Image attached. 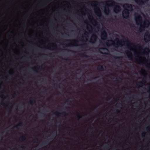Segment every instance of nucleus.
Wrapping results in <instances>:
<instances>
[{"label":"nucleus","mask_w":150,"mask_h":150,"mask_svg":"<svg viewBox=\"0 0 150 150\" xmlns=\"http://www.w3.org/2000/svg\"><path fill=\"white\" fill-rule=\"evenodd\" d=\"M22 122H20L18 125L15 126V127H14L15 128H17L18 126H20L21 125H22Z\"/></svg>","instance_id":"26"},{"label":"nucleus","mask_w":150,"mask_h":150,"mask_svg":"<svg viewBox=\"0 0 150 150\" xmlns=\"http://www.w3.org/2000/svg\"><path fill=\"white\" fill-rule=\"evenodd\" d=\"M4 103H3V104H2V105H4Z\"/></svg>","instance_id":"47"},{"label":"nucleus","mask_w":150,"mask_h":150,"mask_svg":"<svg viewBox=\"0 0 150 150\" xmlns=\"http://www.w3.org/2000/svg\"><path fill=\"white\" fill-rule=\"evenodd\" d=\"M144 40L147 42L150 40V34L149 32H146L144 35Z\"/></svg>","instance_id":"7"},{"label":"nucleus","mask_w":150,"mask_h":150,"mask_svg":"<svg viewBox=\"0 0 150 150\" xmlns=\"http://www.w3.org/2000/svg\"><path fill=\"white\" fill-rule=\"evenodd\" d=\"M76 137L77 138H78V136H76Z\"/></svg>","instance_id":"41"},{"label":"nucleus","mask_w":150,"mask_h":150,"mask_svg":"<svg viewBox=\"0 0 150 150\" xmlns=\"http://www.w3.org/2000/svg\"><path fill=\"white\" fill-rule=\"evenodd\" d=\"M35 71H36V72H37V70H35Z\"/></svg>","instance_id":"51"},{"label":"nucleus","mask_w":150,"mask_h":150,"mask_svg":"<svg viewBox=\"0 0 150 150\" xmlns=\"http://www.w3.org/2000/svg\"><path fill=\"white\" fill-rule=\"evenodd\" d=\"M9 74L10 75H11L12 74H11V73H9Z\"/></svg>","instance_id":"37"},{"label":"nucleus","mask_w":150,"mask_h":150,"mask_svg":"<svg viewBox=\"0 0 150 150\" xmlns=\"http://www.w3.org/2000/svg\"><path fill=\"white\" fill-rule=\"evenodd\" d=\"M35 69H36L35 68H33V69L35 71Z\"/></svg>","instance_id":"35"},{"label":"nucleus","mask_w":150,"mask_h":150,"mask_svg":"<svg viewBox=\"0 0 150 150\" xmlns=\"http://www.w3.org/2000/svg\"><path fill=\"white\" fill-rule=\"evenodd\" d=\"M98 38V37L97 35L95 34H93L91 37V38L90 40V42L92 43H95Z\"/></svg>","instance_id":"6"},{"label":"nucleus","mask_w":150,"mask_h":150,"mask_svg":"<svg viewBox=\"0 0 150 150\" xmlns=\"http://www.w3.org/2000/svg\"><path fill=\"white\" fill-rule=\"evenodd\" d=\"M36 140L37 141H38V139H36Z\"/></svg>","instance_id":"44"},{"label":"nucleus","mask_w":150,"mask_h":150,"mask_svg":"<svg viewBox=\"0 0 150 150\" xmlns=\"http://www.w3.org/2000/svg\"><path fill=\"white\" fill-rule=\"evenodd\" d=\"M68 102L71 103V101L69 100H67L65 102V103H68Z\"/></svg>","instance_id":"30"},{"label":"nucleus","mask_w":150,"mask_h":150,"mask_svg":"<svg viewBox=\"0 0 150 150\" xmlns=\"http://www.w3.org/2000/svg\"><path fill=\"white\" fill-rule=\"evenodd\" d=\"M70 42V43L68 44V45H66L67 47H69L70 46L72 45L71 44L72 43H73L75 44H77V42H78V41L75 40H66V42Z\"/></svg>","instance_id":"8"},{"label":"nucleus","mask_w":150,"mask_h":150,"mask_svg":"<svg viewBox=\"0 0 150 150\" xmlns=\"http://www.w3.org/2000/svg\"><path fill=\"white\" fill-rule=\"evenodd\" d=\"M108 41H110L111 42H112V44L113 45H114V42L112 40H108Z\"/></svg>","instance_id":"28"},{"label":"nucleus","mask_w":150,"mask_h":150,"mask_svg":"<svg viewBox=\"0 0 150 150\" xmlns=\"http://www.w3.org/2000/svg\"><path fill=\"white\" fill-rule=\"evenodd\" d=\"M114 58L117 59H122V57H114Z\"/></svg>","instance_id":"24"},{"label":"nucleus","mask_w":150,"mask_h":150,"mask_svg":"<svg viewBox=\"0 0 150 150\" xmlns=\"http://www.w3.org/2000/svg\"><path fill=\"white\" fill-rule=\"evenodd\" d=\"M143 83L142 82H139L137 85H138V86L140 87H142L143 85Z\"/></svg>","instance_id":"20"},{"label":"nucleus","mask_w":150,"mask_h":150,"mask_svg":"<svg viewBox=\"0 0 150 150\" xmlns=\"http://www.w3.org/2000/svg\"><path fill=\"white\" fill-rule=\"evenodd\" d=\"M115 41L117 42V43L115 44L116 46L115 47H118L119 45H120L121 46H122V45L121 43H124L125 42L126 43V45L128 48H129L131 45H132L134 47H137L139 46V48H141L142 47L139 45H137L136 46L134 44L131 43L130 41L128 40H126L125 41L122 40H120V41L119 38H117L115 39Z\"/></svg>","instance_id":"1"},{"label":"nucleus","mask_w":150,"mask_h":150,"mask_svg":"<svg viewBox=\"0 0 150 150\" xmlns=\"http://www.w3.org/2000/svg\"><path fill=\"white\" fill-rule=\"evenodd\" d=\"M144 52H146V54L148 55L150 52V50L149 48L146 47L145 49L144 50Z\"/></svg>","instance_id":"15"},{"label":"nucleus","mask_w":150,"mask_h":150,"mask_svg":"<svg viewBox=\"0 0 150 150\" xmlns=\"http://www.w3.org/2000/svg\"><path fill=\"white\" fill-rule=\"evenodd\" d=\"M106 44L107 46H109L108 42H106Z\"/></svg>","instance_id":"33"},{"label":"nucleus","mask_w":150,"mask_h":150,"mask_svg":"<svg viewBox=\"0 0 150 150\" xmlns=\"http://www.w3.org/2000/svg\"><path fill=\"white\" fill-rule=\"evenodd\" d=\"M93 129V128H91V130H92Z\"/></svg>","instance_id":"40"},{"label":"nucleus","mask_w":150,"mask_h":150,"mask_svg":"<svg viewBox=\"0 0 150 150\" xmlns=\"http://www.w3.org/2000/svg\"><path fill=\"white\" fill-rule=\"evenodd\" d=\"M136 60L137 62H139V63L140 64H142L143 62L142 61H141L139 59H136Z\"/></svg>","instance_id":"19"},{"label":"nucleus","mask_w":150,"mask_h":150,"mask_svg":"<svg viewBox=\"0 0 150 150\" xmlns=\"http://www.w3.org/2000/svg\"><path fill=\"white\" fill-rule=\"evenodd\" d=\"M137 16H135V20L136 24L139 25V23H141L142 21V17L139 15L137 14Z\"/></svg>","instance_id":"4"},{"label":"nucleus","mask_w":150,"mask_h":150,"mask_svg":"<svg viewBox=\"0 0 150 150\" xmlns=\"http://www.w3.org/2000/svg\"><path fill=\"white\" fill-rule=\"evenodd\" d=\"M126 54L129 58L131 59L132 58V54L130 52L128 51L126 52Z\"/></svg>","instance_id":"13"},{"label":"nucleus","mask_w":150,"mask_h":150,"mask_svg":"<svg viewBox=\"0 0 150 150\" xmlns=\"http://www.w3.org/2000/svg\"><path fill=\"white\" fill-rule=\"evenodd\" d=\"M92 4H95L97 5H99V3L97 1H92L90 4L91 5Z\"/></svg>","instance_id":"17"},{"label":"nucleus","mask_w":150,"mask_h":150,"mask_svg":"<svg viewBox=\"0 0 150 150\" xmlns=\"http://www.w3.org/2000/svg\"><path fill=\"white\" fill-rule=\"evenodd\" d=\"M96 23L97 24V22H96Z\"/></svg>","instance_id":"48"},{"label":"nucleus","mask_w":150,"mask_h":150,"mask_svg":"<svg viewBox=\"0 0 150 150\" xmlns=\"http://www.w3.org/2000/svg\"><path fill=\"white\" fill-rule=\"evenodd\" d=\"M87 44L86 43H84L81 45V47L82 48H85L87 47Z\"/></svg>","instance_id":"16"},{"label":"nucleus","mask_w":150,"mask_h":150,"mask_svg":"<svg viewBox=\"0 0 150 150\" xmlns=\"http://www.w3.org/2000/svg\"><path fill=\"white\" fill-rule=\"evenodd\" d=\"M116 81H117V82H118L119 81L117 80V78H116Z\"/></svg>","instance_id":"34"},{"label":"nucleus","mask_w":150,"mask_h":150,"mask_svg":"<svg viewBox=\"0 0 150 150\" xmlns=\"http://www.w3.org/2000/svg\"><path fill=\"white\" fill-rule=\"evenodd\" d=\"M35 71H36V72H37V70H35Z\"/></svg>","instance_id":"50"},{"label":"nucleus","mask_w":150,"mask_h":150,"mask_svg":"<svg viewBox=\"0 0 150 150\" xmlns=\"http://www.w3.org/2000/svg\"><path fill=\"white\" fill-rule=\"evenodd\" d=\"M148 23H147L146 22H144L143 24L142 25H141L139 28V31L140 32H142L144 30L146 26V25L147 27L148 26L149 24V22L148 21Z\"/></svg>","instance_id":"5"},{"label":"nucleus","mask_w":150,"mask_h":150,"mask_svg":"<svg viewBox=\"0 0 150 150\" xmlns=\"http://www.w3.org/2000/svg\"><path fill=\"white\" fill-rule=\"evenodd\" d=\"M21 139L23 140H25L26 139V136H22L21 138Z\"/></svg>","instance_id":"22"},{"label":"nucleus","mask_w":150,"mask_h":150,"mask_svg":"<svg viewBox=\"0 0 150 150\" xmlns=\"http://www.w3.org/2000/svg\"><path fill=\"white\" fill-rule=\"evenodd\" d=\"M97 69L98 70L101 71H103L104 70L103 67L101 65H98L97 67Z\"/></svg>","instance_id":"11"},{"label":"nucleus","mask_w":150,"mask_h":150,"mask_svg":"<svg viewBox=\"0 0 150 150\" xmlns=\"http://www.w3.org/2000/svg\"><path fill=\"white\" fill-rule=\"evenodd\" d=\"M98 12H96V15L99 17H101L102 16V15L100 10L99 8L98 9Z\"/></svg>","instance_id":"12"},{"label":"nucleus","mask_w":150,"mask_h":150,"mask_svg":"<svg viewBox=\"0 0 150 150\" xmlns=\"http://www.w3.org/2000/svg\"><path fill=\"white\" fill-rule=\"evenodd\" d=\"M108 148V146H105L104 147V149H107Z\"/></svg>","instance_id":"32"},{"label":"nucleus","mask_w":150,"mask_h":150,"mask_svg":"<svg viewBox=\"0 0 150 150\" xmlns=\"http://www.w3.org/2000/svg\"><path fill=\"white\" fill-rule=\"evenodd\" d=\"M123 7L125 9L122 12L123 17L124 18H127L129 17V10L126 8H129L132 11L133 10L132 6L131 4L125 3L123 5Z\"/></svg>","instance_id":"2"},{"label":"nucleus","mask_w":150,"mask_h":150,"mask_svg":"<svg viewBox=\"0 0 150 150\" xmlns=\"http://www.w3.org/2000/svg\"><path fill=\"white\" fill-rule=\"evenodd\" d=\"M116 112L117 113H119L120 112V110H116Z\"/></svg>","instance_id":"29"},{"label":"nucleus","mask_w":150,"mask_h":150,"mask_svg":"<svg viewBox=\"0 0 150 150\" xmlns=\"http://www.w3.org/2000/svg\"><path fill=\"white\" fill-rule=\"evenodd\" d=\"M148 0H135L136 2L139 4L142 5L144 4L145 2L148 1Z\"/></svg>","instance_id":"10"},{"label":"nucleus","mask_w":150,"mask_h":150,"mask_svg":"<svg viewBox=\"0 0 150 150\" xmlns=\"http://www.w3.org/2000/svg\"><path fill=\"white\" fill-rule=\"evenodd\" d=\"M148 128H149V127H146V129H148Z\"/></svg>","instance_id":"45"},{"label":"nucleus","mask_w":150,"mask_h":150,"mask_svg":"<svg viewBox=\"0 0 150 150\" xmlns=\"http://www.w3.org/2000/svg\"><path fill=\"white\" fill-rule=\"evenodd\" d=\"M87 29L88 30V28H87Z\"/></svg>","instance_id":"49"},{"label":"nucleus","mask_w":150,"mask_h":150,"mask_svg":"<svg viewBox=\"0 0 150 150\" xmlns=\"http://www.w3.org/2000/svg\"><path fill=\"white\" fill-rule=\"evenodd\" d=\"M35 99H33L32 100H30V104L31 105H32L35 102Z\"/></svg>","instance_id":"18"},{"label":"nucleus","mask_w":150,"mask_h":150,"mask_svg":"<svg viewBox=\"0 0 150 150\" xmlns=\"http://www.w3.org/2000/svg\"><path fill=\"white\" fill-rule=\"evenodd\" d=\"M89 25L90 26V27H91V29H92V27L91 26V25Z\"/></svg>","instance_id":"38"},{"label":"nucleus","mask_w":150,"mask_h":150,"mask_svg":"<svg viewBox=\"0 0 150 150\" xmlns=\"http://www.w3.org/2000/svg\"><path fill=\"white\" fill-rule=\"evenodd\" d=\"M8 111H10V110L9 109H8Z\"/></svg>","instance_id":"39"},{"label":"nucleus","mask_w":150,"mask_h":150,"mask_svg":"<svg viewBox=\"0 0 150 150\" xmlns=\"http://www.w3.org/2000/svg\"><path fill=\"white\" fill-rule=\"evenodd\" d=\"M13 149V150H15L16 149Z\"/></svg>","instance_id":"43"},{"label":"nucleus","mask_w":150,"mask_h":150,"mask_svg":"<svg viewBox=\"0 0 150 150\" xmlns=\"http://www.w3.org/2000/svg\"><path fill=\"white\" fill-rule=\"evenodd\" d=\"M102 39L105 40L107 38V34L105 31H103L101 35Z\"/></svg>","instance_id":"9"},{"label":"nucleus","mask_w":150,"mask_h":150,"mask_svg":"<svg viewBox=\"0 0 150 150\" xmlns=\"http://www.w3.org/2000/svg\"><path fill=\"white\" fill-rule=\"evenodd\" d=\"M51 47L52 48H55V49H56L57 48V46L55 44H54V45H52L51 46Z\"/></svg>","instance_id":"27"},{"label":"nucleus","mask_w":150,"mask_h":150,"mask_svg":"<svg viewBox=\"0 0 150 150\" xmlns=\"http://www.w3.org/2000/svg\"><path fill=\"white\" fill-rule=\"evenodd\" d=\"M57 115L59 116L60 115H64V116L66 115H67V113L65 112H63L62 113H59L58 112H57Z\"/></svg>","instance_id":"14"},{"label":"nucleus","mask_w":150,"mask_h":150,"mask_svg":"<svg viewBox=\"0 0 150 150\" xmlns=\"http://www.w3.org/2000/svg\"><path fill=\"white\" fill-rule=\"evenodd\" d=\"M99 52L101 54H108L107 53H106L105 52H103L101 51L100 50H99Z\"/></svg>","instance_id":"25"},{"label":"nucleus","mask_w":150,"mask_h":150,"mask_svg":"<svg viewBox=\"0 0 150 150\" xmlns=\"http://www.w3.org/2000/svg\"><path fill=\"white\" fill-rule=\"evenodd\" d=\"M110 13V11L109 8H108L107 11H105V13L106 15H108Z\"/></svg>","instance_id":"21"},{"label":"nucleus","mask_w":150,"mask_h":150,"mask_svg":"<svg viewBox=\"0 0 150 150\" xmlns=\"http://www.w3.org/2000/svg\"><path fill=\"white\" fill-rule=\"evenodd\" d=\"M110 3V4L111 6H114L115 8L114 9V11L116 13L119 12L121 10V8L120 6L117 4L113 1H108L105 2L106 6H108V4Z\"/></svg>","instance_id":"3"},{"label":"nucleus","mask_w":150,"mask_h":150,"mask_svg":"<svg viewBox=\"0 0 150 150\" xmlns=\"http://www.w3.org/2000/svg\"><path fill=\"white\" fill-rule=\"evenodd\" d=\"M100 49H105V50H107L108 51H109L108 50L107 48H103L102 47V48H100Z\"/></svg>","instance_id":"31"},{"label":"nucleus","mask_w":150,"mask_h":150,"mask_svg":"<svg viewBox=\"0 0 150 150\" xmlns=\"http://www.w3.org/2000/svg\"><path fill=\"white\" fill-rule=\"evenodd\" d=\"M76 113V116L78 119L82 117V116L79 115V113L78 112H77Z\"/></svg>","instance_id":"23"},{"label":"nucleus","mask_w":150,"mask_h":150,"mask_svg":"<svg viewBox=\"0 0 150 150\" xmlns=\"http://www.w3.org/2000/svg\"><path fill=\"white\" fill-rule=\"evenodd\" d=\"M23 147H23V146H22L21 147L22 148H23Z\"/></svg>","instance_id":"42"},{"label":"nucleus","mask_w":150,"mask_h":150,"mask_svg":"<svg viewBox=\"0 0 150 150\" xmlns=\"http://www.w3.org/2000/svg\"><path fill=\"white\" fill-rule=\"evenodd\" d=\"M39 68H40V67H39V68H38L37 69H39Z\"/></svg>","instance_id":"46"},{"label":"nucleus","mask_w":150,"mask_h":150,"mask_svg":"<svg viewBox=\"0 0 150 150\" xmlns=\"http://www.w3.org/2000/svg\"><path fill=\"white\" fill-rule=\"evenodd\" d=\"M136 57H137V58H139V56H137H137Z\"/></svg>","instance_id":"36"},{"label":"nucleus","mask_w":150,"mask_h":150,"mask_svg":"<svg viewBox=\"0 0 150 150\" xmlns=\"http://www.w3.org/2000/svg\"><path fill=\"white\" fill-rule=\"evenodd\" d=\"M54 113V114H55V113Z\"/></svg>","instance_id":"52"}]
</instances>
